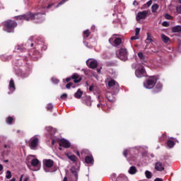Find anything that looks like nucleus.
<instances>
[{"label": "nucleus", "instance_id": "nucleus-51", "mask_svg": "<svg viewBox=\"0 0 181 181\" xmlns=\"http://www.w3.org/2000/svg\"><path fill=\"white\" fill-rule=\"evenodd\" d=\"M71 172H72V173H74L76 177H77V176H78L77 173L76 171L73 170V168H71Z\"/></svg>", "mask_w": 181, "mask_h": 181}, {"label": "nucleus", "instance_id": "nucleus-33", "mask_svg": "<svg viewBox=\"0 0 181 181\" xmlns=\"http://www.w3.org/2000/svg\"><path fill=\"white\" fill-rule=\"evenodd\" d=\"M6 177V179H11L12 177V173L10 170H7Z\"/></svg>", "mask_w": 181, "mask_h": 181}, {"label": "nucleus", "instance_id": "nucleus-49", "mask_svg": "<svg viewBox=\"0 0 181 181\" xmlns=\"http://www.w3.org/2000/svg\"><path fill=\"white\" fill-rule=\"evenodd\" d=\"M152 5V0H150L147 2V6H151Z\"/></svg>", "mask_w": 181, "mask_h": 181}, {"label": "nucleus", "instance_id": "nucleus-13", "mask_svg": "<svg viewBox=\"0 0 181 181\" xmlns=\"http://www.w3.org/2000/svg\"><path fill=\"white\" fill-rule=\"evenodd\" d=\"M59 146H63L64 148H70V142L64 139L59 141Z\"/></svg>", "mask_w": 181, "mask_h": 181}, {"label": "nucleus", "instance_id": "nucleus-3", "mask_svg": "<svg viewBox=\"0 0 181 181\" xmlns=\"http://www.w3.org/2000/svg\"><path fill=\"white\" fill-rule=\"evenodd\" d=\"M4 30L8 33L13 32L15 28L18 26V23L13 21L8 20L4 22Z\"/></svg>", "mask_w": 181, "mask_h": 181}, {"label": "nucleus", "instance_id": "nucleus-52", "mask_svg": "<svg viewBox=\"0 0 181 181\" xmlns=\"http://www.w3.org/2000/svg\"><path fill=\"white\" fill-rule=\"evenodd\" d=\"M154 181H163V180L160 178H156Z\"/></svg>", "mask_w": 181, "mask_h": 181}, {"label": "nucleus", "instance_id": "nucleus-28", "mask_svg": "<svg viewBox=\"0 0 181 181\" xmlns=\"http://www.w3.org/2000/svg\"><path fill=\"white\" fill-rule=\"evenodd\" d=\"M157 9H159V5H158L157 4H155L151 6V11H152L153 13H155V12H156Z\"/></svg>", "mask_w": 181, "mask_h": 181}, {"label": "nucleus", "instance_id": "nucleus-5", "mask_svg": "<svg viewBox=\"0 0 181 181\" xmlns=\"http://www.w3.org/2000/svg\"><path fill=\"white\" fill-rule=\"evenodd\" d=\"M116 54L118 59L122 62H127L128 60V51L125 48H120Z\"/></svg>", "mask_w": 181, "mask_h": 181}, {"label": "nucleus", "instance_id": "nucleus-15", "mask_svg": "<svg viewBox=\"0 0 181 181\" xmlns=\"http://www.w3.org/2000/svg\"><path fill=\"white\" fill-rule=\"evenodd\" d=\"M155 169L158 172H162V170L165 169V167L163 166V164H162V163L157 162L155 165Z\"/></svg>", "mask_w": 181, "mask_h": 181}, {"label": "nucleus", "instance_id": "nucleus-56", "mask_svg": "<svg viewBox=\"0 0 181 181\" xmlns=\"http://www.w3.org/2000/svg\"><path fill=\"white\" fill-rule=\"evenodd\" d=\"M11 181H16V178L13 177V178L11 180Z\"/></svg>", "mask_w": 181, "mask_h": 181}, {"label": "nucleus", "instance_id": "nucleus-22", "mask_svg": "<svg viewBox=\"0 0 181 181\" xmlns=\"http://www.w3.org/2000/svg\"><path fill=\"white\" fill-rule=\"evenodd\" d=\"M66 156H67V158L69 159H70V160H71L72 162H76V160H77V158L76 157V156L74 155H70V153H66Z\"/></svg>", "mask_w": 181, "mask_h": 181}, {"label": "nucleus", "instance_id": "nucleus-47", "mask_svg": "<svg viewBox=\"0 0 181 181\" xmlns=\"http://www.w3.org/2000/svg\"><path fill=\"white\" fill-rule=\"evenodd\" d=\"M2 170H4V165L0 164V175H2Z\"/></svg>", "mask_w": 181, "mask_h": 181}, {"label": "nucleus", "instance_id": "nucleus-19", "mask_svg": "<svg viewBox=\"0 0 181 181\" xmlns=\"http://www.w3.org/2000/svg\"><path fill=\"white\" fill-rule=\"evenodd\" d=\"M161 39L163 43H169L170 42V38L166 36L165 34H161Z\"/></svg>", "mask_w": 181, "mask_h": 181}, {"label": "nucleus", "instance_id": "nucleus-20", "mask_svg": "<svg viewBox=\"0 0 181 181\" xmlns=\"http://www.w3.org/2000/svg\"><path fill=\"white\" fill-rule=\"evenodd\" d=\"M47 131L48 132V135H54V134H56V129H53L52 127H47Z\"/></svg>", "mask_w": 181, "mask_h": 181}, {"label": "nucleus", "instance_id": "nucleus-1", "mask_svg": "<svg viewBox=\"0 0 181 181\" xmlns=\"http://www.w3.org/2000/svg\"><path fill=\"white\" fill-rule=\"evenodd\" d=\"M26 161L28 163H31L30 169L31 170H40V161L33 155H30L27 157Z\"/></svg>", "mask_w": 181, "mask_h": 181}, {"label": "nucleus", "instance_id": "nucleus-62", "mask_svg": "<svg viewBox=\"0 0 181 181\" xmlns=\"http://www.w3.org/2000/svg\"><path fill=\"white\" fill-rule=\"evenodd\" d=\"M77 155L78 156H80V153L78 151L77 152Z\"/></svg>", "mask_w": 181, "mask_h": 181}, {"label": "nucleus", "instance_id": "nucleus-48", "mask_svg": "<svg viewBox=\"0 0 181 181\" xmlns=\"http://www.w3.org/2000/svg\"><path fill=\"white\" fill-rule=\"evenodd\" d=\"M70 87H73V83H69L66 85V88H70Z\"/></svg>", "mask_w": 181, "mask_h": 181}, {"label": "nucleus", "instance_id": "nucleus-61", "mask_svg": "<svg viewBox=\"0 0 181 181\" xmlns=\"http://www.w3.org/2000/svg\"><path fill=\"white\" fill-rule=\"evenodd\" d=\"M98 73H100L101 71L100 69H97Z\"/></svg>", "mask_w": 181, "mask_h": 181}, {"label": "nucleus", "instance_id": "nucleus-63", "mask_svg": "<svg viewBox=\"0 0 181 181\" xmlns=\"http://www.w3.org/2000/svg\"><path fill=\"white\" fill-rule=\"evenodd\" d=\"M4 148H8V146L7 145H4Z\"/></svg>", "mask_w": 181, "mask_h": 181}, {"label": "nucleus", "instance_id": "nucleus-12", "mask_svg": "<svg viewBox=\"0 0 181 181\" xmlns=\"http://www.w3.org/2000/svg\"><path fill=\"white\" fill-rule=\"evenodd\" d=\"M86 64L90 69H95L98 66L97 61L93 59H88L86 61Z\"/></svg>", "mask_w": 181, "mask_h": 181}, {"label": "nucleus", "instance_id": "nucleus-2", "mask_svg": "<svg viewBox=\"0 0 181 181\" xmlns=\"http://www.w3.org/2000/svg\"><path fill=\"white\" fill-rule=\"evenodd\" d=\"M45 13H37L35 14L33 13H27L21 16H17L18 21H32L33 19H41Z\"/></svg>", "mask_w": 181, "mask_h": 181}, {"label": "nucleus", "instance_id": "nucleus-55", "mask_svg": "<svg viewBox=\"0 0 181 181\" xmlns=\"http://www.w3.org/2000/svg\"><path fill=\"white\" fill-rule=\"evenodd\" d=\"M23 179V175H22L21 176V177H20V181H22Z\"/></svg>", "mask_w": 181, "mask_h": 181}, {"label": "nucleus", "instance_id": "nucleus-42", "mask_svg": "<svg viewBox=\"0 0 181 181\" xmlns=\"http://www.w3.org/2000/svg\"><path fill=\"white\" fill-rule=\"evenodd\" d=\"M165 19H168L169 21H170V19H172L171 16L170 14H168V13H166L165 15Z\"/></svg>", "mask_w": 181, "mask_h": 181}, {"label": "nucleus", "instance_id": "nucleus-6", "mask_svg": "<svg viewBox=\"0 0 181 181\" xmlns=\"http://www.w3.org/2000/svg\"><path fill=\"white\" fill-rule=\"evenodd\" d=\"M39 141L40 139L37 136H34L32 137L28 143L30 149H33V151H36L37 149V146H39Z\"/></svg>", "mask_w": 181, "mask_h": 181}, {"label": "nucleus", "instance_id": "nucleus-17", "mask_svg": "<svg viewBox=\"0 0 181 181\" xmlns=\"http://www.w3.org/2000/svg\"><path fill=\"white\" fill-rule=\"evenodd\" d=\"M72 78L74 83H80V81H81V78H80V76L77 74H74L72 76Z\"/></svg>", "mask_w": 181, "mask_h": 181}, {"label": "nucleus", "instance_id": "nucleus-50", "mask_svg": "<svg viewBox=\"0 0 181 181\" xmlns=\"http://www.w3.org/2000/svg\"><path fill=\"white\" fill-rule=\"evenodd\" d=\"M89 90H90V91H94V86H90L89 87Z\"/></svg>", "mask_w": 181, "mask_h": 181}, {"label": "nucleus", "instance_id": "nucleus-31", "mask_svg": "<svg viewBox=\"0 0 181 181\" xmlns=\"http://www.w3.org/2000/svg\"><path fill=\"white\" fill-rule=\"evenodd\" d=\"M145 175H146L147 179H151V177H152V173L149 172L148 170L146 171Z\"/></svg>", "mask_w": 181, "mask_h": 181}, {"label": "nucleus", "instance_id": "nucleus-54", "mask_svg": "<svg viewBox=\"0 0 181 181\" xmlns=\"http://www.w3.org/2000/svg\"><path fill=\"white\" fill-rule=\"evenodd\" d=\"M98 107L100 108V107H103V104H101V103H98Z\"/></svg>", "mask_w": 181, "mask_h": 181}, {"label": "nucleus", "instance_id": "nucleus-23", "mask_svg": "<svg viewBox=\"0 0 181 181\" xmlns=\"http://www.w3.org/2000/svg\"><path fill=\"white\" fill-rule=\"evenodd\" d=\"M172 31L174 33H177L179 32H181V26L180 25L175 26L174 28H172Z\"/></svg>", "mask_w": 181, "mask_h": 181}, {"label": "nucleus", "instance_id": "nucleus-10", "mask_svg": "<svg viewBox=\"0 0 181 181\" xmlns=\"http://www.w3.org/2000/svg\"><path fill=\"white\" fill-rule=\"evenodd\" d=\"M148 13V11H139L136 16L137 22H139V21H141L142 19H146Z\"/></svg>", "mask_w": 181, "mask_h": 181}, {"label": "nucleus", "instance_id": "nucleus-64", "mask_svg": "<svg viewBox=\"0 0 181 181\" xmlns=\"http://www.w3.org/2000/svg\"><path fill=\"white\" fill-rule=\"evenodd\" d=\"M178 2H179L180 4H181V0H178Z\"/></svg>", "mask_w": 181, "mask_h": 181}, {"label": "nucleus", "instance_id": "nucleus-29", "mask_svg": "<svg viewBox=\"0 0 181 181\" xmlns=\"http://www.w3.org/2000/svg\"><path fill=\"white\" fill-rule=\"evenodd\" d=\"M167 146H168V148H173L175 146V141L172 140H168L167 141Z\"/></svg>", "mask_w": 181, "mask_h": 181}, {"label": "nucleus", "instance_id": "nucleus-39", "mask_svg": "<svg viewBox=\"0 0 181 181\" xmlns=\"http://www.w3.org/2000/svg\"><path fill=\"white\" fill-rule=\"evenodd\" d=\"M137 39H139V35H136V34H135L134 36H133V37H131V40H137Z\"/></svg>", "mask_w": 181, "mask_h": 181}, {"label": "nucleus", "instance_id": "nucleus-34", "mask_svg": "<svg viewBox=\"0 0 181 181\" xmlns=\"http://www.w3.org/2000/svg\"><path fill=\"white\" fill-rule=\"evenodd\" d=\"M85 104L86 105H88V107L91 106V99L90 98H88L86 101H85Z\"/></svg>", "mask_w": 181, "mask_h": 181}, {"label": "nucleus", "instance_id": "nucleus-21", "mask_svg": "<svg viewBox=\"0 0 181 181\" xmlns=\"http://www.w3.org/2000/svg\"><path fill=\"white\" fill-rule=\"evenodd\" d=\"M138 170H136V167L135 166H132L129 169V175H135Z\"/></svg>", "mask_w": 181, "mask_h": 181}, {"label": "nucleus", "instance_id": "nucleus-7", "mask_svg": "<svg viewBox=\"0 0 181 181\" xmlns=\"http://www.w3.org/2000/svg\"><path fill=\"white\" fill-rule=\"evenodd\" d=\"M155 84H156V78L151 77L144 83V87L145 88L151 89L155 87Z\"/></svg>", "mask_w": 181, "mask_h": 181}, {"label": "nucleus", "instance_id": "nucleus-43", "mask_svg": "<svg viewBox=\"0 0 181 181\" xmlns=\"http://www.w3.org/2000/svg\"><path fill=\"white\" fill-rule=\"evenodd\" d=\"M163 26L168 28L169 26V22H167V21L163 22Z\"/></svg>", "mask_w": 181, "mask_h": 181}, {"label": "nucleus", "instance_id": "nucleus-46", "mask_svg": "<svg viewBox=\"0 0 181 181\" xmlns=\"http://www.w3.org/2000/svg\"><path fill=\"white\" fill-rule=\"evenodd\" d=\"M176 11H177V13H181V6H177Z\"/></svg>", "mask_w": 181, "mask_h": 181}, {"label": "nucleus", "instance_id": "nucleus-59", "mask_svg": "<svg viewBox=\"0 0 181 181\" xmlns=\"http://www.w3.org/2000/svg\"><path fill=\"white\" fill-rule=\"evenodd\" d=\"M147 40H151V37H149V35L147 37Z\"/></svg>", "mask_w": 181, "mask_h": 181}, {"label": "nucleus", "instance_id": "nucleus-24", "mask_svg": "<svg viewBox=\"0 0 181 181\" xmlns=\"http://www.w3.org/2000/svg\"><path fill=\"white\" fill-rule=\"evenodd\" d=\"M81 95H83V91L81 90L78 89L76 93L74 94V97L76 98H81Z\"/></svg>", "mask_w": 181, "mask_h": 181}, {"label": "nucleus", "instance_id": "nucleus-32", "mask_svg": "<svg viewBox=\"0 0 181 181\" xmlns=\"http://www.w3.org/2000/svg\"><path fill=\"white\" fill-rule=\"evenodd\" d=\"M131 152H132V150L126 149L124 151L123 155L124 156H125V158H127V155H128L129 153H131Z\"/></svg>", "mask_w": 181, "mask_h": 181}, {"label": "nucleus", "instance_id": "nucleus-45", "mask_svg": "<svg viewBox=\"0 0 181 181\" xmlns=\"http://www.w3.org/2000/svg\"><path fill=\"white\" fill-rule=\"evenodd\" d=\"M59 141V139L55 138V139H52V144L54 145V144H56V142Z\"/></svg>", "mask_w": 181, "mask_h": 181}, {"label": "nucleus", "instance_id": "nucleus-11", "mask_svg": "<svg viewBox=\"0 0 181 181\" xmlns=\"http://www.w3.org/2000/svg\"><path fill=\"white\" fill-rule=\"evenodd\" d=\"M107 84L110 88H112V90H113L114 93H117V91H118V89L119 88V85H118V83L115 82V81L111 79L108 81Z\"/></svg>", "mask_w": 181, "mask_h": 181}, {"label": "nucleus", "instance_id": "nucleus-16", "mask_svg": "<svg viewBox=\"0 0 181 181\" xmlns=\"http://www.w3.org/2000/svg\"><path fill=\"white\" fill-rule=\"evenodd\" d=\"M9 90L11 92H8V94H11L13 91H15V82L13 81V79H11L9 82Z\"/></svg>", "mask_w": 181, "mask_h": 181}, {"label": "nucleus", "instance_id": "nucleus-53", "mask_svg": "<svg viewBox=\"0 0 181 181\" xmlns=\"http://www.w3.org/2000/svg\"><path fill=\"white\" fill-rule=\"evenodd\" d=\"M70 80H71V78H66V83H69V81H70Z\"/></svg>", "mask_w": 181, "mask_h": 181}, {"label": "nucleus", "instance_id": "nucleus-60", "mask_svg": "<svg viewBox=\"0 0 181 181\" xmlns=\"http://www.w3.org/2000/svg\"><path fill=\"white\" fill-rule=\"evenodd\" d=\"M4 162H5L6 163H8V162H9V160H4Z\"/></svg>", "mask_w": 181, "mask_h": 181}, {"label": "nucleus", "instance_id": "nucleus-41", "mask_svg": "<svg viewBox=\"0 0 181 181\" xmlns=\"http://www.w3.org/2000/svg\"><path fill=\"white\" fill-rule=\"evenodd\" d=\"M135 32H136L135 35H137L138 36H139V32H141V28H136L135 30Z\"/></svg>", "mask_w": 181, "mask_h": 181}, {"label": "nucleus", "instance_id": "nucleus-36", "mask_svg": "<svg viewBox=\"0 0 181 181\" xmlns=\"http://www.w3.org/2000/svg\"><path fill=\"white\" fill-rule=\"evenodd\" d=\"M90 30H88L83 31V35L84 36H86V37H88L90 36Z\"/></svg>", "mask_w": 181, "mask_h": 181}, {"label": "nucleus", "instance_id": "nucleus-27", "mask_svg": "<svg viewBox=\"0 0 181 181\" xmlns=\"http://www.w3.org/2000/svg\"><path fill=\"white\" fill-rule=\"evenodd\" d=\"M138 56L139 59L141 60V62H143L144 63L146 62V58L144 56V54L142 52H139Z\"/></svg>", "mask_w": 181, "mask_h": 181}, {"label": "nucleus", "instance_id": "nucleus-40", "mask_svg": "<svg viewBox=\"0 0 181 181\" xmlns=\"http://www.w3.org/2000/svg\"><path fill=\"white\" fill-rule=\"evenodd\" d=\"M61 98H62V100H66L67 98V94L66 93H63L61 95Z\"/></svg>", "mask_w": 181, "mask_h": 181}, {"label": "nucleus", "instance_id": "nucleus-14", "mask_svg": "<svg viewBox=\"0 0 181 181\" xmlns=\"http://www.w3.org/2000/svg\"><path fill=\"white\" fill-rule=\"evenodd\" d=\"M106 98L110 101V103H114L115 101V95L110 92L106 93Z\"/></svg>", "mask_w": 181, "mask_h": 181}, {"label": "nucleus", "instance_id": "nucleus-8", "mask_svg": "<svg viewBox=\"0 0 181 181\" xmlns=\"http://www.w3.org/2000/svg\"><path fill=\"white\" fill-rule=\"evenodd\" d=\"M109 43L112 45V46L117 47V46H119V45L122 43V40L119 37H117L116 35H113L109 39Z\"/></svg>", "mask_w": 181, "mask_h": 181}, {"label": "nucleus", "instance_id": "nucleus-37", "mask_svg": "<svg viewBox=\"0 0 181 181\" xmlns=\"http://www.w3.org/2000/svg\"><path fill=\"white\" fill-rule=\"evenodd\" d=\"M67 1H69V0H62V1L59 2V3L57 4V8H59V6L63 5V4H66V2H67Z\"/></svg>", "mask_w": 181, "mask_h": 181}, {"label": "nucleus", "instance_id": "nucleus-57", "mask_svg": "<svg viewBox=\"0 0 181 181\" xmlns=\"http://www.w3.org/2000/svg\"><path fill=\"white\" fill-rule=\"evenodd\" d=\"M63 181H67V177H64V180Z\"/></svg>", "mask_w": 181, "mask_h": 181}, {"label": "nucleus", "instance_id": "nucleus-30", "mask_svg": "<svg viewBox=\"0 0 181 181\" xmlns=\"http://www.w3.org/2000/svg\"><path fill=\"white\" fill-rule=\"evenodd\" d=\"M33 47V42H32V40L31 39H30L28 41L27 44H25V47Z\"/></svg>", "mask_w": 181, "mask_h": 181}, {"label": "nucleus", "instance_id": "nucleus-44", "mask_svg": "<svg viewBox=\"0 0 181 181\" xmlns=\"http://www.w3.org/2000/svg\"><path fill=\"white\" fill-rule=\"evenodd\" d=\"M52 81H53V83L54 84H57V83H59V80L57 78H52Z\"/></svg>", "mask_w": 181, "mask_h": 181}, {"label": "nucleus", "instance_id": "nucleus-35", "mask_svg": "<svg viewBox=\"0 0 181 181\" xmlns=\"http://www.w3.org/2000/svg\"><path fill=\"white\" fill-rule=\"evenodd\" d=\"M13 121V117H8L6 119V122L11 125L12 124V122Z\"/></svg>", "mask_w": 181, "mask_h": 181}, {"label": "nucleus", "instance_id": "nucleus-4", "mask_svg": "<svg viewBox=\"0 0 181 181\" xmlns=\"http://www.w3.org/2000/svg\"><path fill=\"white\" fill-rule=\"evenodd\" d=\"M54 164V162L52 160L50 159H45L43 160V169L45 172L47 173H52L53 172H55L54 168H53V165Z\"/></svg>", "mask_w": 181, "mask_h": 181}, {"label": "nucleus", "instance_id": "nucleus-38", "mask_svg": "<svg viewBox=\"0 0 181 181\" xmlns=\"http://www.w3.org/2000/svg\"><path fill=\"white\" fill-rule=\"evenodd\" d=\"M47 110H48V111H50V110H53V105L48 104L47 106Z\"/></svg>", "mask_w": 181, "mask_h": 181}, {"label": "nucleus", "instance_id": "nucleus-26", "mask_svg": "<svg viewBox=\"0 0 181 181\" xmlns=\"http://www.w3.org/2000/svg\"><path fill=\"white\" fill-rule=\"evenodd\" d=\"M85 161L86 163H93L94 162V160L91 156H86L85 158Z\"/></svg>", "mask_w": 181, "mask_h": 181}, {"label": "nucleus", "instance_id": "nucleus-18", "mask_svg": "<svg viewBox=\"0 0 181 181\" xmlns=\"http://www.w3.org/2000/svg\"><path fill=\"white\" fill-rule=\"evenodd\" d=\"M15 50L16 52H18V53L21 52H25V50H26V48H25V47H23V45H17L15 47Z\"/></svg>", "mask_w": 181, "mask_h": 181}, {"label": "nucleus", "instance_id": "nucleus-25", "mask_svg": "<svg viewBox=\"0 0 181 181\" xmlns=\"http://www.w3.org/2000/svg\"><path fill=\"white\" fill-rule=\"evenodd\" d=\"M162 83H158L156 86L155 93H159L162 90Z\"/></svg>", "mask_w": 181, "mask_h": 181}, {"label": "nucleus", "instance_id": "nucleus-9", "mask_svg": "<svg viewBox=\"0 0 181 181\" xmlns=\"http://www.w3.org/2000/svg\"><path fill=\"white\" fill-rule=\"evenodd\" d=\"M135 75L139 78L141 77H145L146 76V71H145V68L141 64H139V67L136 69Z\"/></svg>", "mask_w": 181, "mask_h": 181}, {"label": "nucleus", "instance_id": "nucleus-58", "mask_svg": "<svg viewBox=\"0 0 181 181\" xmlns=\"http://www.w3.org/2000/svg\"><path fill=\"white\" fill-rule=\"evenodd\" d=\"M133 5H138V3H136V1H134Z\"/></svg>", "mask_w": 181, "mask_h": 181}]
</instances>
